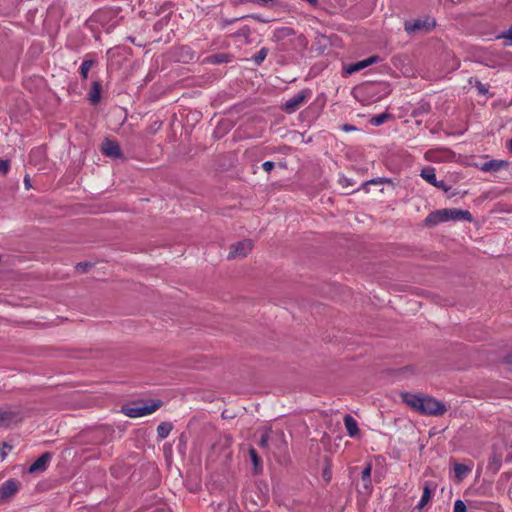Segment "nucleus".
I'll use <instances>...</instances> for the list:
<instances>
[{
    "label": "nucleus",
    "instance_id": "obj_1",
    "mask_svg": "<svg viewBox=\"0 0 512 512\" xmlns=\"http://www.w3.org/2000/svg\"><path fill=\"white\" fill-rule=\"evenodd\" d=\"M458 220H466L468 222H472L473 216L468 210L445 208L429 213L424 222L426 226L433 227L442 222Z\"/></svg>",
    "mask_w": 512,
    "mask_h": 512
},
{
    "label": "nucleus",
    "instance_id": "obj_2",
    "mask_svg": "<svg viewBox=\"0 0 512 512\" xmlns=\"http://www.w3.org/2000/svg\"><path fill=\"white\" fill-rule=\"evenodd\" d=\"M162 406L161 400H153L152 404L146 405L142 400L125 403L121 406V412L130 417L137 418L155 412Z\"/></svg>",
    "mask_w": 512,
    "mask_h": 512
},
{
    "label": "nucleus",
    "instance_id": "obj_3",
    "mask_svg": "<svg viewBox=\"0 0 512 512\" xmlns=\"http://www.w3.org/2000/svg\"><path fill=\"white\" fill-rule=\"evenodd\" d=\"M447 411L446 406L431 396H423L419 414L428 416H442Z\"/></svg>",
    "mask_w": 512,
    "mask_h": 512
},
{
    "label": "nucleus",
    "instance_id": "obj_4",
    "mask_svg": "<svg viewBox=\"0 0 512 512\" xmlns=\"http://www.w3.org/2000/svg\"><path fill=\"white\" fill-rule=\"evenodd\" d=\"M436 25L434 19L427 17L425 19H416L414 21H405L404 29L408 34H413L416 32H430Z\"/></svg>",
    "mask_w": 512,
    "mask_h": 512
},
{
    "label": "nucleus",
    "instance_id": "obj_5",
    "mask_svg": "<svg viewBox=\"0 0 512 512\" xmlns=\"http://www.w3.org/2000/svg\"><path fill=\"white\" fill-rule=\"evenodd\" d=\"M253 248V242L250 239H245L234 243L230 246L228 259L243 258Z\"/></svg>",
    "mask_w": 512,
    "mask_h": 512
},
{
    "label": "nucleus",
    "instance_id": "obj_6",
    "mask_svg": "<svg viewBox=\"0 0 512 512\" xmlns=\"http://www.w3.org/2000/svg\"><path fill=\"white\" fill-rule=\"evenodd\" d=\"M311 95V91L309 89H305L297 93L291 99L287 100L284 104V110L287 113H294L297 111L301 105L305 102V100Z\"/></svg>",
    "mask_w": 512,
    "mask_h": 512
},
{
    "label": "nucleus",
    "instance_id": "obj_7",
    "mask_svg": "<svg viewBox=\"0 0 512 512\" xmlns=\"http://www.w3.org/2000/svg\"><path fill=\"white\" fill-rule=\"evenodd\" d=\"M21 484L16 479H8L0 485V501H7L12 498L20 488Z\"/></svg>",
    "mask_w": 512,
    "mask_h": 512
},
{
    "label": "nucleus",
    "instance_id": "obj_8",
    "mask_svg": "<svg viewBox=\"0 0 512 512\" xmlns=\"http://www.w3.org/2000/svg\"><path fill=\"white\" fill-rule=\"evenodd\" d=\"M100 150L107 157H110L113 159L123 158V153L120 148V145L115 140H110V139L106 138L102 142Z\"/></svg>",
    "mask_w": 512,
    "mask_h": 512
},
{
    "label": "nucleus",
    "instance_id": "obj_9",
    "mask_svg": "<svg viewBox=\"0 0 512 512\" xmlns=\"http://www.w3.org/2000/svg\"><path fill=\"white\" fill-rule=\"evenodd\" d=\"M19 421H21V416L18 411L0 408V428L8 427L12 423H17Z\"/></svg>",
    "mask_w": 512,
    "mask_h": 512
},
{
    "label": "nucleus",
    "instance_id": "obj_10",
    "mask_svg": "<svg viewBox=\"0 0 512 512\" xmlns=\"http://www.w3.org/2000/svg\"><path fill=\"white\" fill-rule=\"evenodd\" d=\"M402 401L416 412H419L423 396L421 394H413L410 392H402L400 394Z\"/></svg>",
    "mask_w": 512,
    "mask_h": 512
},
{
    "label": "nucleus",
    "instance_id": "obj_11",
    "mask_svg": "<svg viewBox=\"0 0 512 512\" xmlns=\"http://www.w3.org/2000/svg\"><path fill=\"white\" fill-rule=\"evenodd\" d=\"M52 458L51 452H44L38 459H36L29 467L28 472L29 473H35V472H44L47 467L48 463Z\"/></svg>",
    "mask_w": 512,
    "mask_h": 512
},
{
    "label": "nucleus",
    "instance_id": "obj_12",
    "mask_svg": "<svg viewBox=\"0 0 512 512\" xmlns=\"http://www.w3.org/2000/svg\"><path fill=\"white\" fill-rule=\"evenodd\" d=\"M502 465V454L498 453L496 450H493L487 464V471L492 475L498 473Z\"/></svg>",
    "mask_w": 512,
    "mask_h": 512
},
{
    "label": "nucleus",
    "instance_id": "obj_13",
    "mask_svg": "<svg viewBox=\"0 0 512 512\" xmlns=\"http://www.w3.org/2000/svg\"><path fill=\"white\" fill-rule=\"evenodd\" d=\"M177 56L179 61L189 63L196 59V52L188 45H183L178 48Z\"/></svg>",
    "mask_w": 512,
    "mask_h": 512
},
{
    "label": "nucleus",
    "instance_id": "obj_14",
    "mask_svg": "<svg viewBox=\"0 0 512 512\" xmlns=\"http://www.w3.org/2000/svg\"><path fill=\"white\" fill-rule=\"evenodd\" d=\"M509 162L504 160H490L488 162H485L481 170L485 172H496L499 171L502 168L508 167Z\"/></svg>",
    "mask_w": 512,
    "mask_h": 512
},
{
    "label": "nucleus",
    "instance_id": "obj_15",
    "mask_svg": "<svg viewBox=\"0 0 512 512\" xmlns=\"http://www.w3.org/2000/svg\"><path fill=\"white\" fill-rule=\"evenodd\" d=\"M344 424L347 430V433L350 437H356L359 435L360 430L358 428L357 421L349 414L344 416Z\"/></svg>",
    "mask_w": 512,
    "mask_h": 512
},
{
    "label": "nucleus",
    "instance_id": "obj_16",
    "mask_svg": "<svg viewBox=\"0 0 512 512\" xmlns=\"http://www.w3.org/2000/svg\"><path fill=\"white\" fill-rule=\"evenodd\" d=\"M102 84L100 81H94L89 92V100L93 105H96L101 100Z\"/></svg>",
    "mask_w": 512,
    "mask_h": 512
},
{
    "label": "nucleus",
    "instance_id": "obj_17",
    "mask_svg": "<svg viewBox=\"0 0 512 512\" xmlns=\"http://www.w3.org/2000/svg\"><path fill=\"white\" fill-rule=\"evenodd\" d=\"M232 55L228 53H217L207 57V62L211 64H222L231 61Z\"/></svg>",
    "mask_w": 512,
    "mask_h": 512
},
{
    "label": "nucleus",
    "instance_id": "obj_18",
    "mask_svg": "<svg viewBox=\"0 0 512 512\" xmlns=\"http://www.w3.org/2000/svg\"><path fill=\"white\" fill-rule=\"evenodd\" d=\"M296 31L292 27H280L274 32V38L277 41L284 40L287 37L294 36Z\"/></svg>",
    "mask_w": 512,
    "mask_h": 512
},
{
    "label": "nucleus",
    "instance_id": "obj_19",
    "mask_svg": "<svg viewBox=\"0 0 512 512\" xmlns=\"http://www.w3.org/2000/svg\"><path fill=\"white\" fill-rule=\"evenodd\" d=\"M421 177L431 185H437L435 169L433 167H424L421 170Z\"/></svg>",
    "mask_w": 512,
    "mask_h": 512
},
{
    "label": "nucleus",
    "instance_id": "obj_20",
    "mask_svg": "<svg viewBox=\"0 0 512 512\" xmlns=\"http://www.w3.org/2000/svg\"><path fill=\"white\" fill-rule=\"evenodd\" d=\"M371 471H372V465L369 463L367 466L363 469L361 473V480L363 483V487L368 492L371 488Z\"/></svg>",
    "mask_w": 512,
    "mask_h": 512
},
{
    "label": "nucleus",
    "instance_id": "obj_21",
    "mask_svg": "<svg viewBox=\"0 0 512 512\" xmlns=\"http://www.w3.org/2000/svg\"><path fill=\"white\" fill-rule=\"evenodd\" d=\"M172 429L173 424L171 422H161L157 427L158 438L161 440L167 438Z\"/></svg>",
    "mask_w": 512,
    "mask_h": 512
},
{
    "label": "nucleus",
    "instance_id": "obj_22",
    "mask_svg": "<svg viewBox=\"0 0 512 512\" xmlns=\"http://www.w3.org/2000/svg\"><path fill=\"white\" fill-rule=\"evenodd\" d=\"M431 497H432V490L430 488V484L428 482H426L423 487V494H422L421 500L416 508L422 509L430 501Z\"/></svg>",
    "mask_w": 512,
    "mask_h": 512
},
{
    "label": "nucleus",
    "instance_id": "obj_23",
    "mask_svg": "<svg viewBox=\"0 0 512 512\" xmlns=\"http://www.w3.org/2000/svg\"><path fill=\"white\" fill-rule=\"evenodd\" d=\"M366 67H367V66H366L365 61H364V60H362V61H358V62H356V63H353V64H350V65L346 66V67L344 68V71H345V73H346V74H349V75H350V74H353V73H355V72H358V71H360V70H362V69H364V68H366Z\"/></svg>",
    "mask_w": 512,
    "mask_h": 512
},
{
    "label": "nucleus",
    "instance_id": "obj_24",
    "mask_svg": "<svg viewBox=\"0 0 512 512\" xmlns=\"http://www.w3.org/2000/svg\"><path fill=\"white\" fill-rule=\"evenodd\" d=\"M391 118H393V116L391 114H389V113H381V114L373 116L370 119V123L372 125L379 126V125L385 123L388 119H391Z\"/></svg>",
    "mask_w": 512,
    "mask_h": 512
},
{
    "label": "nucleus",
    "instance_id": "obj_25",
    "mask_svg": "<svg viewBox=\"0 0 512 512\" xmlns=\"http://www.w3.org/2000/svg\"><path fill=\"white\" fill-rule=\"evenodd\" d=\"M95 64L94 60L88 59L84 60L80 66V74L83 79L88 78L89 70L92 68V66Z\"/></svg>",
    "mask_w": 512,
    "mask_h": 512
},
{
    "label": "nucleus",
    "instance_id": "obj_26",
    "mask_svg": "<svg viewBox=\"0 0 512 512\" xmlns=\"http://www.w3.org/2000/svg\"><path fill=\"white\" fill-rule=\"evenodd\" d=\"M469 467L466 466L465 464H461V463H455L454 464V472H455V476L459 479V480H462L463 477L466 475V473L469 471Z\"/></svg>",
    "mask_w": 512,
    "mask_h": 512
},
{
    "label": "nucleus",
    "instance_id": "obj_27",
    "mask_svg": "<svg viewBox=\"0 0 512 512\" xmlns=\"http://www.w3.org/2000/svg\"><path fill=\"white\" fill-rule=\"evenodd\" d=\"M268 51H269L268 48L263 47L252 57V59L256 65H260L265 60V58L267 57Z\"/></svg>",
    "mask_w": 512,
    "mask_h": 512
},
{
    "label": "nucleus",
    "instance_id": "obj_28",
    "mask_svg": "<svg viewBox=\"0 0 512 512\" xmlns=\"http://www.w3.org/2000/svg\"><path fill=\"white\" fill-rule=\"evenodd\" d=\"M249 455H250L251 461H252V463L254 465V470L257 473L258 472V467L261 464V458L259 457V455L257 454L256 450L253 447H251L249 449Z\"/></svg>",
    "mask_w": 512,
    "mask_h": 512
},
{
    "label": "nucleus",
    "instance_id": "obj_29",
    "mask_svg": "<svg viewBox=\"0 0 512 512\" xmlns=\"http://www.w3.org/2000/svg\"><path fill=\"white\" fill-rule=\"evenodd\" d=\"M271 429L265 430V432L261 435L260 441L258 443L259 447L262 449H266L268 447V443L270 440V433Z\"/></svg>",
    "mask_w": 512,
    "mask_h": 512
},
{
    "label": "nucleus",
    "instance_id": "obj_30",
    "mask_svg": "<svg viewBox=\"0 0 512 512\" xmlns=\"http://www.w3.org/2000/svg\"><path fill=\"white\" fill-rule=\"evenodd\" d=\"M431 110V106L429 103L427 102H424V103H421L414 111H413V115L414 116H417V115H420V114H423V113H428L429 111Z\"/></svg>",
    "mask_w": 512,
    "mask_h": 512
},
{
    "label": "nucleus",
    "instance_id": "obj_31",
    "mask_svg": "<svg viewBox=\"0 0 512 512\" xmlns=\"http://www.w3.org/2000/svg\"><path fill=\"white\" fill-rule=\"evenodd\" d=\"M91 267H92V264H91V263H89V262H79V263L76 265L75 269H76V271H77L78 273L83 274V273L88 272L89 268H91Z\"/></svg>",
    "mask_w": 512,
    "mask_h": 512
},
{
    "label": "nucleus",
    "instance_id": "obj_32",
    "mask_svg": "<svg viewBox=\"0 0 512 512\" xmlns=\"http://www.w3.org/2000/svg\"><path fill=\"white\" fill-rule=\"evenodd\" d=\"M251 33V30L248 26H243L241 29H239L237 32L232 34L235 37H248Z\"/></svg>",
    "mask_w": 512,
    "mask_h": 512
},
{
    "label": "nucleus",
    "instance_id": "obj_33",
    "mask_svg": "<svg viewBox=\"0 0 512 512\" xmlns=\"http://www.w3.org/2000/svg\"><path fill=\"white\" fill-rule=\"evenodd\" d=\"M382 183H391V180L389 178H375V179L366 181L363 184V187H366L370 184H382Z\"/></svg>",
    "mask_w": 512,
    "mask_h": 512
},
{
    "label": "nucleus",
    "instance_id": "obj_34",
    "mask_svg": "<svg viewBox=\"0 0 512 512\" xmlns=\"http://www.w3.org/2000/svg\"><path fill=\"white\" fill-rule=\"evenodd\" d=\"M245 17H246V16H243V17H237V18H232V19L222 18V19L220 20L219 24H220V27H221L222 29H224L226 26H228V25H230V24H232V23H234V22H236V21H238V20H240V19H243V18H245Z\"/></svg>",
    "mask_w": 512,
    "mask_h": 512
},
{
    "label": "nucleus",
    "instance_id": "obj_35",
    "mask_svg": "<svg viewBox=\"0 0 512 512\" xmlns=\"http://www.w3.org/2000/svg\"><path fill=\"white\" fill-rule=\"evenodd\" d=\"M10 168V161L0 159V174L6 175Z\"/></svg>",
    "mask_w": 512,
    "mask_h": 512
},
{
    "label": "nucleus",
    "instance_id": "obj_36",
    "mask_svg": "<svg viewBox=\"0 0 512 512\" xmlns=\"http://www.w3.org/2000/svg\"><path fill=\"white\" fill-rule=\"evenodd\" d=\"M454 512H467L466 505L462 500L458 499L455 501Z\"/></svg>",
    "mask_w": 512,
    "mask_h": 512
},
{
    "label": "nucleus",
    "instance_id": "obj_37",
    "mask_svg": "<svg viewBox=\"0 0 512 512\" xmlns=\"http://www.w3.org/2000/svg\"><path fill=\"white\" fill-rule=\"evenodd\" d=\"M240 2H252L254 4L267 7L270 2H274V0H240Z\"/></svg>",
    "mask_w": 512,
    "mask_h": 512
},
{
    "label": "nucleus",
    "instance_id": "obj_38",
    "mask_svg": "<svg viewBox=\"0 0 512 512\" xmlns=\"http://www.w3.org/2000/svg\"><path fill=\"white\" fill-rule=\"evenodd\" d=\"M1 445L2 446L0 447V457L2 459H5L6 456H7V453H6L5 449L7 448V449L11 450L13 447H12V445H10V444H8L6 442L2 443Z\"/></svg>",
    "mask_w": 512,
    "mask_h": 512
},
{
    "label": "nucleus",
    "instance_id": "obj_39",
    "mask_svg": "<svg viewBox=\"0 0 512 512\" xmlns=\"http://www.w3.org/2000/svg\"><path fill=\"white\" fill-rule=\"evenodd\" d=\"M381 60V58L378 55H372L369 58L365 59L366 66H370L374 63H378Z\"/></svg>",
    "mask_w": 512,
    "mask_h": 512
},
{
    "label": "nucleus",
    "instance_id": "obj_40",
    "mask_svg": "<svg viewBox=\"0 0 512 512\" xmlns=\"http://www.w3.org/2000/svg\"><path fill=\"white\" fill-rule=\"evenodd\" d=\"M274 166L275 164L272 161H266L262 164V167L266 172H271L274 169Z\"/></svg>",
    "mask_w": 512,
    "mask_h": 512
},
{
    "label": "nucleus",
    "instance_id": "obj_41",
    "mask_svg": "<svg viewBox=\"0 0 512 512\" xmlns=\"http://www.w3.org/2000/svg\"><path fill=\"white\" fill-rule=\"evenodd\" d=\"M475 86L480 94L485 95L487 93L485 85H483L480 81L476 80Z\"/></svg>",
    "mask_w": 512,
    "mask_h": 512
},
{
    "label": "nucleus",
    "instance_id": "obj_42",
    "mask_svg": "<svg viewBox=\"0 0 512 512\" xmlns=\"http://www.w3.org/2000/svg\"><path fill=\"white\" fill-rule=\"evenodd\" d=\"M434 186L439 189H442L445 192L449 191L451 188L450 186L446 185L444 181H438V180H437V185H434Z\"/></svg>",
    "mask_w": 512,
    "mask_h": 512
},
{
    "label": "nucleus",
    "instance_id": "obj_43",
    "mask_svg": "<svg viewBox=\"0 0 512 512\" xmlns=\"http://www.w3.org/2000/svg\"><path fill=\"white\" fill-rule=\"evenodd\" d=\"M503 361L510 367V369H512V353L508 354Z\"/></svg>",
    "mask_w": 512,
    "mask_h": 512
},
{
    "label": "nucleus",
    "instance_id": "obj_44",
    "mask_svg": "<svg viewBox=\"0 0 512 512\" xmlns=\"http://www.w3.org/2000/svg\"><path fill=\"white\" fill-rule=\"evenodd\" d=\"M500 37L512 40V27L507 32L503 33Z\"/></svg>",
    "mask_w": 512,
    "mask_h": 512
},
{
    "label": "nucleus",
    "instance_id": "obj_45",
    "mask_svg": "<svg viewBox=\"0 0 512 512\" xmlns=\"http://www.w3.org/2000/svg\"><path fill=\"white\" fill-rule=\"evenodd\" d=\"M250 17L257 20L258 22H262V23L268 22V20L262 19V17L260 15L253 14V15H250Z\"/></svg>",
    "mask_w": 512,
    "mask_h": 512
},
{
    "label": "nucleus",
    "instance_id": "obj_46",
    "mask_svg": "<svg viewBox=\"0 0 512 512\" xmlns=\"http://www.w3.org/2000/svg\"><path fill=\"white\" fill-rule=\"evenodd\" d=\"M342 129H343L344 131H353V130H356V127H355V126H353V125H351V124H344V125L342 126Z\"/></svg>",
    "mask_w": 512,
    "mask_h": 512
},
{
    "label": "nucleus",
    "instance_id": "obj_47",
    "mask_svg": "<svg viewBox=\"0 0 512 512\" xmlns=\"http://www.w3.org/2000/svg\"><path fill=\"white\" fill-rule=\"evenodd\" d=\"M24 183H25V187L27 189H29L31 187V182H30V178H29V175H26L25 178H24Z\"/></svg>",
    "mask_w": 512,
    "mask_h": 512
},
{
    "label": "nucleus",
    "instance_id": "obj_48",
    "mask_svg": "<svg viewBox=\"0 0 512 512\" xmlns=\"http://www.w3.org/2000/svg\"><path fill=\"white\" fill-rule=\"evenodd\" d=\"M507 148L512 153V138L508 141Z\"/></svg>",
    "mask_w": 512,
    "mask_h": 512
},
{
    "label": "nucleus",
    "instance_id": "obj_49",
    "mask_svg": "<svg viewBox=\"0 0 512 512\" xmlns=\"http://www.w3.org/2000/svg\"><path fill=\"white\" fill-rule=\"evenodd\" d=\"M323 476H324V478H325L327 481H329V480H330V474L328 473V471H327V470H325V471H324Z\"/></svg>",
    "mask_w": 512,
    "mask_h": 512
},
{
    "label": "nucleus",
    "instance_id": "obj_50",
    "mask_svg": "<svg viewBox=\"0 0 512 512\" xmlns=\"http://www.w3.org/2000/svg\"><path fill=\"white\" fill-rule=\"evenodd\" d=\"M402 370H403V371H411V372H413V370H414V369H413V367H412V366H406V367H404Z\"/></svg>",
    "mask_w": 512,
    "mask_h": 512
}]
</instances>
